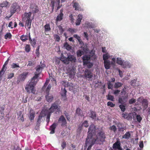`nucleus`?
<instances>
[{"label": "nucleus", "instance_id": "25", "mask_svg": "<svg viewBox=\"0 0 150 150\" xmlns=\"http://www.w3.org/2000/svg\"><path fill=\"white\" fill-rule=\"evenodd\" d=\"M78 19L76 21V25H79L80 24V23L82 18V15L80 14H79L78 16Z\"/></svg>", "mask_w": 150, "mask_h": 150}, {"label": "nucleus", "instance_id": "59", "mask_svg": "<svg viewBox=\"0 0 150 150\" xmlns=\"http://www.w3.org/2000/svg\"><path fill=\"white\" fill-rule=\"evenodd\" d=\"M20 39L23 42H25L26 40H27V38H25L24 35H23L21 36Z\"/></svg>", "mask_w": 150, "mask_h": 150}, {"label": "nucleus", "instance_id": "36", "mask_svg": "<svg viewBox=\"0 0 150 150\" xmlns=\"http://www.w3.org/2000/svg\"><path fill=\"white\" fill-rule=\"evenodd\" d=\"M142 105L144 106V108L145 109H146L148 106V103L146 99H144L143 100L142 102Z\"/></svg>", "mask_w": 150, "mask_h": 150}, {"label": "nucleus", "instance_id": "28", "mask_svg": "<svg viewBox=\"0 0 150 150\" xmlns=\"http://www.w3.org/2000/svg\"><path fill=\"white\" fill-rule=\"evenodd\" d=\"M44 27L45 32L49 31L51 30V28L50 23L46 24L45 25Z\"/></svg>", "mask_w": 150, "mask_h": 150}, {"label": "nucleus", "instance_id": "6", "mask_svg": "<svg viewBox=\"0 0 150 150\" xmlns=\"http://www.w3.org/2000/svg\"><path fill=\"white\" fill-rule=\"evenodd\" d=\"M31 12L25 13L24 14V18H25L26 23V26L28 29H30L31 27V20L30 17L31 16Z\"/></svg>", "mask_w": 150, "mask_h": 150}, {"label": "nucleus", "instance_id": "54", "mask_svg": "<svg viewBox=\"0 0 150 150\" xmlns=\"http://www.w3.org/2000/svg\"><path fill=\"white\" fill-rule=\"evenodd\" d=\"M58 27L60 34H62L64 31V30L63 29L61 25H59V26H58Z\"/></svg>", "mask_w": 150, "mask_h": 150}, {"label": "nucleus", "instance_id": "63", "mask_svg": "<svg viewBox=\"0 0 150 150\" xmlns=\"http://www.w3.org/2000/svg\"><path fill=\"white\" fill-rule=\"evenodd\" d=\"M4 110V107H1L0 110V112H1V114L2 116L4 115V114L3 113Z\"/></svg>", "mask_w": 150, "mask_h": 150}, {"label": "nucleus", "instance_id": "41", "mask_svg": "<svg viewBox=\"0 0 150 150\" xmlns=\"http://www.w3.org/2000/svg\"><path fill=\"white\" fill-rule=\"evenodd\" d=\"M107 99L108 100H109L112 101H114V97L113 96L111 95H108L107 96Z\"/></svg>", "mask_w": 150, "mask_h": 150}, {"label": "nucleus", "instance_id": "51", "mask_svg": "<svg viewBox=\"0 0 150 150\" xmlns=\"http://www.w3.org/2000/svg\"><path fill=\"white\" fill-rule=\"evenodd\" d=\"M79 4L77 2L74 3V5H73V7L75 8V10H79Z\"/></svg>", "mask_w": 150, "mask_h": 150}, {"label": "nucleus", "instance_id": "44", "mask_svg": "<svg viewBox=\"0 0 150 150\" xmlns=\"http://www.w3.org/2000/svg\"><path fill=\"white\" fill-rule=\"evenodd\" d=\"M20 67L19 66L18 64H17L15 63H13L11 65V68L12 69H15Z\"/></svg>", "mask_w": 150, "mask_h": 150}, {"label": "nucleus", "instance_id": "58", "mask_svg": "<svg viewBox=\"0 0 150 150\" xmlns=\"http://www.w3.org/2000/svg\"><path fill=\"white\" fill-rule=\"evenodd\" d=\"M107 105L108 106H110L111 107H113L115 106V105L112 102L109 101L107 103Z\"/></svg>", "mask_w": 150, "mask_h": 150}, {"label": "nucleus", "instance_id": "55", "mask_svg": "<svg viewBox=\"0 0 150 150\" xmlns=\"http://www.w3.org/2000/svg\"><path fill=\"white\" fill-rule=\"evenodd\" d=\"M52 85L50 84H49L47 87V88L46 90V93H48L49 92V91L51 88Z\"/></svg>", "mask_w": 150, "mask_h": 150}, {"label": "nucleus", "instance_id": "24", "mask_svg": "<svg viewBox=\"0 0 150 150\" xmlns=\"http://www.w3.org/2000/svg\"><path fill=\"white\" fill-rule=\"evenodd\" d=\"M56 125L55 123H53L50 127V134H53L55 133V130L56 128Z\"/></svg>", "mask_w": 150, "mask_h": 150}, {"label": "nucleus", "instance_id": "53", "mask_svg": "<svg viewBox=\"0 0 150 150\" xmlns=\"http://www.w3.org/2000/svg\"><path fill=\"white\" fill-rule=\"evenodd\" d=\"M67 144L66 142L65 141L63 142L61 144V146L62 147V150H63V149L66 147V146Z\"/></svg>", "mask_w": 150, "mask_h": 150}, {"label": "nucleus", "instance_id": "64", "mask_svg": "<svg viewBox=\"0 0 150 150\" xmlns=\"http://www.w3.org/2000/svg\"><path fill=\"white\" fill-rule=\"evenodd\" d=\"M108 88L109 89H112V84L110 82H109L108 83Z\"/></svg>", "mask_w": 150, "mask_h": 150}, {"label": "nucleus", "instance_id": "18", "mask_svg": "<svg viewBox=\"0 0 150 150\" xmlns=\"http://www.w3.org/2000/svg\"><path fill=\"white\" fill-rule=\"evenodd\" d=\"M85 76L88 78H91L93 77V74L88 69H86L85 72Z\"/></svg>", "mask_w": 150, "mask_h": 150}, {"label": "nucleus", "instance_id": "56", "mask_svg": "<svg viewBox=\"0 0 150 150\" xmlns=\"http://www.w3.org/2000/svg\"><path fill=\"white\" fill-rule=\"evenodd\" d=\"M136 102V99H134V98H132L129 100V103L130 104H131L135 103Z\"/></svg>", "mask_w": 150, "mask_h": 150}, {"label": "nucleus", "instance_id": "7", "mask_svg": "<svg viewBox=\"0 0 150 150\" xmlns=\"http://www.w3.org/2000/svg\"><path fill=\"white\" fill-rule=\"evenodd\" d=\"M96 130V128L95 126L93 124H91L88 129L87 137H88L87 139H88L89 138H94L93 137V134L95 133Z\"/></svg>", "mask_w": 150, "mask_h": 150}, {"label": "nucleus", "instance_id": "40", "mask_svg": "<svg viewBox=\"0 0 150 150\" xmlns=\"http://www.w3.org/2000/svg\"><path fill=\"white\" fill-rule=\"evenodd\" d=\"M109 129L110 130L113 131V132L115 133L117 130V128L116 126L114 125L110 126Z\"/></svg>", "mask_w": 150, "mask_h": 150}, {"label": "nucleus", "instance_id": "37", "mask_svg": "<svg viewBox=\"0 0 150 150\" xmlns=\"http://www.w3.org/2000/svg\"><path fill=\"white\" fill-rule=\"evenodd\" d=\"M83 54V52L81 50H78L76 52V54L78 57L81 56Z\"/></svg>", "mask_w": 150, "mask_h": 150}, {"label": "nucleus", "instance_id": "62", "mask_svg": "<svg viewBox=\"0 0 150 150\" xmlns=\"http://www.w3.org/2000/svg\"><path fill=\"white\" fill-rule=\"evenodd\" d=\"M73 36L75 38L77 39L78 41L81 39V37L77 34H74L73 35Z\"/></svg>", "mask_w": 150, "mask_h": 150}, {"label": "nucleus", "instance_id": "16", "mask_svg": "<svg viewBox=\"0 0 150 150\" xmlns=\"http://www.w3.org/2000/svg\"><path fill=\"white\" fill-rule=\"evenodd\" d=\"M45 96L46 100L48 102H51L53 100V97L52 95L48 93H46Z\"/></svg>", "mask_w": 150, "mask_h": 150}, {"label": "nucleus", "instance_id": "8", "mask_svg": "<svg viewBox=\"0 0 150 150\" xmlns=\"http://www.w3.org/2000/svg\"><path fill=\"white\" fill-rule=\"evenodd\" d=\"M88 137L86 138V140L85 143L86 146L90 144L87 149V150H91L92 146L94 145L95 143H96V140L95 138H89L87 140Z\"/></svg>", "mask_w": 150, "mask_h": 150}, {"label": "nucleus", "instance_id": "57", "mask_svg": "<svg viewBox=\"0 0 150 150\" xmlns=\"http://www.w3.org/2000/svg\"><path fill=\"white\" fill-rule=\"evenodd\" d=\"M14 76V73H11L8 74V79H11Z\"/></svg>", "mask_w": 150, "mask_h": 150}, {"label": "nucleus", "instance_id": "14", "mask_svg": "<svg viewBox=\"0 0 150 150\" xmlns=\"http://www.w3.org/2000/svg\"><path fill=\"white\" fill-rule=\"evenodd\" d=\"M63 82L64 83V86L65 87H69V90H73L74 86V84L70 82H66L63 81Z\"/></svg>", "mask_w": 150, "mask_h": 150}, {"label": "nucleus", "instance_id": "11", "mask_svg": "<svg viewBox=\"0 0 150 150\" xmlns=\"http://www.w3.org/2000/svg\"><path fill=\"white\" fill-rule=\"evenodd\" d=\"M91 56L90 55H83L82 58V59L83 62V65H87L90 61Z\"/></svg>", "mask_w": 150, "mask_h": 150}, {"label": "nucleus", "instance_id": "4", "mask_svg": "<svg viewBox=\"0 0 150 150\" xmlns=\"http://www.w3.org/2000/svg\"><path fill=\"white\" fill-rule=\"evenodd\" d=\"M61 60L64 63L68 64L69 62L70 61L72 63L76 62V59L75 57L73 55H69L67 57L62 56L61 58Z\"/></svg>", "mask_w": 150, "mask_h": 150}, {"label": "nucleus", "instance_id": "48", "mask_svg": "<svg viewBox=\"0 0 150 150\" xmlns=\"http://www.w3.org/2000/svg\"><path fill=\"white\" fill-rule=\"evenodd\" d=\"M85 25L88 28H93V26L91 24V23L88 22H86Z\"/></svg>", "mask_w": 150, "mask_h": 150}, {"label": "nucleus", "instance_id": "23", "mask_svg": "<svg viewBox=\"0 0 150 150\" xmlns=\"http://www.w3.org/2000/svg\"><path fill=\"white\" fill-rule=\"evenodd\" d=\"M9 6V2L7 1H4L0 4V6L2 8H7Z\"/></svg>", "mask_w": 150, "mask_h": 150}, {"label": "nucleus", "instance_id": "42", "mask_svg": "<svg viewBox=\"0 0 150 150\" xmlns=\"http://www.w3.org/2000/svg\"><path fill=\"white\" fill-rule=\"evenodd\" d=\"M64 46L67 50H69L71 49V47L67 42L64 44Z\"/></svg>", "mask_w": 150, "mask_h": 150}, {"label": "nucleus", "instance_id": "45", "mask_svg": "<svg viewBox=\"0 0 150 150\" xmlns=\"http://www.w3.org/2000/svg\"><path fill=\"white\" fill-rule=\"evenodd\" d=\"M82 125L84 127L86 128L87 127L89 126V125L88 123V122L87 120H85L82 123Z\"/></svg>", "mask_w": 150, "mask_h": 150}, {"label": "nucleus", "instance_id": "43", "mask_svg": "<svg viewBox=\"0 0 150 150\" xmlns=\"http://www.w3.org/2000/svg\"><path fill=\"white\" fill-rule=\"evenodd\" d=\"M109 55L107 54H104L103 55V59L104 61H107L109 57Z\"/></svg>", "mask_w": 150, "mask_h": 150}, {"label": "nucleus", "instance_id": "15", "mask_svg": "<svg viewBox=\"0 0 150 150\" xmlns=\"http://www.w3.org/2000/svg\"><path fill=\"white\" fill-rule=\"evenodd\" d=\"M120 144V142L119 140H117V141L113 144L112 147L114 149H117L119 150L121 148Z\"/></svg>", "mask_w": 150, "mask_h": 150}, {"label": "nucleus", "instance_id": "33", "mask_svg": "<svg viewBox=\"0 0 150 150\" xmlns=\"http://www.w3.org/2000/svg\"><path fill=\"white\" fill-rule=\"evenodd\" d=\"M123 68H130L131 65L129 63L127 62H124L122 66Z\"/></svg>", "mask_w": 150, "mask_h": 150}, {"label": "nucleus", "instance_id": "47", "mask_svg": "<svg viewBox=\"0 0 150 150\" xmlns=\"http://www.w3.org/2000/svg\"><path fill=\"white\" fill-rule=\"evenodd\" d=\"M54 38L55 40L59 42L60 40V38L59 36L57 34H54Z\"/></svg>", "mask_w": 150, "mask_h": 150}, {"label": "nucleus", "instance_id": "49", "mask_svg": "<svg viewBox=\"0 0 150 150\" xmlns=\"http://www.w3.org/2000/svg\"><path fill=\"white\" fill-rule=\"evenodd\" d=\"M11 35L10 33H6L5 35V39H7L8 38L11 39Z\"/></svg>", "mask_w": 150, "mask_h": 150}, {"label": "nucleus", "instance_id": "46", "mask_svg": "<svg viewBox=\"0 0 150 150\" xmlns=\"http://www.w3.org/2000/svg\"><path fill=\"white\" fill-rule=\"evenodd\" d=\"M67 74L70 77H71L74 76L75 75V72L74 71H68Z\"/></svg>", "mask_w": 150, "mask_h": 150}, {"label": "nucleus", "instance_id": "39", "mask_svg": "<svg viewBox=\"0 0 150 150\" xmlns=\"http://www.w3.org/2000/svg\"><path fill=\"white\" fill-rule=\"evenodd\" d=\"M123 85V84L120 82H117L115 83L114 85L115 88H118L121 86Z\"/></svg>", "mask_w": 150, "mask_h": 150}, {"label": "nucleus", "instance_id": "21", "mask_svg": "<svg viewBox=\"0 0 150 150\" xmlns=\"http://www.w3.org/2000/svg\"><path fill=\"white\" fill-rule=\"evenodd\" d=\"M45 65L44 64H42L39 65H38L36 69V71L38 73H41L42 71L43 68L45 67Z\"/></svg>", "mask_w": 150, "mask_h": 150}, {"label": "nucleus", "instance_id": "61", "mask_svg": "<svg viewBox=\"0 0 150 150\" xmlns=\"http://www.w3.org/2000/svg\"><path fill=\"white\" fill-rule=\"evenodd\" d=\"M8 61H6L3 66L2 68L4 69L5 70H6L7 69L6 67V66L8 64Z\"/></svg>", "mask_w": 150, "mask_h": 150}, {"label": "nucleus", "instance_id": "3", "mask_svg": "<svg viewBox=\"0 0 150 150\" xmlns=\"http://www.w3.org/2000/svg\"><path fill=\"white\" fill-rule=\"evenodd\" d=\"M20 8V6L18 5V4L15 2L11 6L10 9V15L9 17L6 16V18L9 19L15 13V12L18 10H19Z\"/></svg>", "mask_w": 150, "mask_h": 150}, {"label": "nucleus", "instance_id": "35", "mask_svg": "<svg viewBox=\"0 0 150 150\" xmlns=\"http://www.w3.org/2000/svg\"><path fill=\"white\" fill-rule=\"evenodd\" d=\"M63 13H60L57 16L56 18V20L57 21H61L63 19Z\"/></svg>", "mask_w": 150, "mask_h": 150}, {"label": "nucleus", "instance_id": "9", "mask_svg": "<svg viewBox=\"0 0 150 150\" xmlns=\"http://www.w3.org/2000/svg\"><path fill=\"white\" fill-rule=\"evenodd\" d=\"M30 11L34 14L38 13L39 11V8L38 6L35 4L32 3L30 4Z\"/></svg>", "mask_w": 150, "mask_h": 150}, {"label": "nucleus", "instance_id": "12", "mask_svg": "<svg viewBox=\"0 0 150 150\" xmlns=\"http://www.w3.org/2000/svg\"><path fill=\"white\" fill-rule=\"evenodd\" d=\"M58 122L61 124L62 126H67V122L65 117L63 115H61L60 117L58 119Z\"/></svg>", "mask_w": 150, "mask_h": 150}, {"label": "nucleus", "instance_id": "26", "mask_svg": "<svg viewBox=\"0 0 150 150\" xmlns=\"http://www.w3.org/2000/svg\"><path fill=\"white\" fill-rule=\"evenodd\" d=\"M76 114L78 116H82L83 111L80 108H78L76 110Z\"/></svg>", "mask_w": 150, "mask_h": 150}, {"label": "nucleus", "instance_id": "29", "mask_svg": "<svg viewBox=\"0 0 150 150\" xmlns=\"http://www.w3.org/2000/svg\"><path fill=\"white\" fill-rule=\"evenodd\" d=\"M131 136V134L129 132H126L125 134L122 136V138L125 139H129Z\"/></svg>", "mask_w": 150, "mask_h": 150}, {"label": "nucleus", "instance_id": "30", "mask_svg": "<svg viewBox=\"0 0 150 150\" xmlns=\"http://www.w3.org/2000/svg\"><path fill=\"white\" fill-rule=\"evenodd\" d=\"M29 40L30 41V43L31 45L33 46V47H35V44H36V40L35 39H33V40H32L31 39L30 37V36L29 35Z\"/></svg>", "mask_w": 150, "mask_h": 150}, {"label": "nucleus", "instance_id": "34", "mask_svg": "<svg viewBox=\"0 0 150 150\" xmlns=\"http://www.w3.org/2000/svg\"><path fill=\"white\" fill-rule=\"evenodd\" d=\"M42 116L40 115L38 117L36 123V126L38 127H39L40 125L41 121L42 118Z\"/></svg>", "mask_w": 150, "mask_h": 150}, {"label": "nucleus", "instance_id": "32", "mask_svg": "<svg viewBox=\"0 0 150 150\" xmlns=\"http://www.w3.org/2000/svg\"><path fill=\"white\" fill-rule=\"evenodd\" d=\"M123 62L124 61L122 60L121 58H117L116 63L117 64L122 66Z\"/></svg>", "mask_w": 150, "mask_h": 150}, {"label": "nucleus", "instance_id": "52", "mask_svg": "<svg viewBox=\"0 0 150 150\" xmlns=\"http://www.w3.org/2000/svg\"><path fill=\"white\" fill-rule=\"evenodd\" d=\"M25 51L27 52H29L30 50V48L29 45H26L25 47Z\"/></svg>", "mask_w": 150, "mask_h": 150}, {"label": "nucleus", "instance_id": "2", "mask_svg": "<svg viewBox=\"0 0 150 150\" xmlns=\"http://www.w3.org/2000/svg\"><path fill=\"white\" fill-rule=\"evenodd\" d=\"M128 99V96H122L118 98V103L121 105H119V107L121 111L122 112H124L126 110L125 106L123 104L125 103L127 101Z\"/></svg>", "mask_w": 150, "mask_h": 150}, {"label": "nucleus", "instance_id": "20", "mask_svg": "<svg viewBox=\"0 0 150 150\" xmlns=\"http://www.w3.org/2000/svg\"><path fill=\"white\" fill-rule=\"evenodd\" d=\"M35 115V112L33 110L30 109L29 112V118L31 121L34 120Z\"/></svg>", "mask_w": 150, "mask_h": 150}, {"label": "nucleus", "instance_id": "1", "mask_svg": "<svg viewBox=\"0 0 150 150\" xmlns=\"http://www.w3.org/2000/svg\"><path fill=\"white\" fill-rule=\"evenodd\" d=\"M106 138L105 134L103 129H101L97 133L96 140V144H101V142H104Z\"/></svg>", "mask_w": 150, "mask_h": 150}, {"label": "nucleus", "instance_id": "13", "mask_svg": "<svg viewBox=\"0 0 150 150\" xmlns=\"http://www.w3.org/2000/svg\"><path fill=\"white\" fill-rule=\"evenodd\" d=\"M28 74V73L23 72L22 74L20 75L18 78L17 82L19 83L21 81H24Z\"/></svg>", "mask_w": 150, "mask_h": 150}, {"label": "nucleus", "instance_id": "17", "mask_svg": "<svg viewBox=\"0 0 150 150\" xmlns=\"http://www.w3.org/2000/svg\"><path fill=\"white\" fill-rule=\"evenodd\" d=\"M112 62L111 63L110 60H107V61H104V64L105 68L106 69H109L110 67L111 64H112Z\"/></svg>", "mask_w": 150, "mask_h": 150}, {"label": "nucleus", "instance_id": "22", "mask_svg": "<svg viewBox=\"0 0 150 150\" xmlns=\"http://www.w3.org/2000/svg\"><path fill=\"white\" fill-rule=\"evenodd\" d=\"M40 74V73H36L35 76L32 78L31 81L36 83L37 82V79L39 77Z\"/></svg>", "mask_w": 150, "mask_h": 150}, {"label": "nucleus", "instance_id": "5", "mask_svg": "<svg viewBox=\"0 0 150 150\" xmlns=\"http://www.w3.org/2000/svg\"><path fill=\"white\" fill-rule=\"evenodd\" d=\"M36 84L30 81L28 84L26 85L25 89L27 92L29 94L31 93L35 94L36 91L35 86Z\"/></svg>", "mask_w": 150, "mask_h": 150}, {"label": "nucleus", "instance_id": "19", "mask_svg": "<svg viewBox=\"0 0 150 150\" xmlns=\"http://www.w3.org/2000/svg\"><path fill=\"white\" fill-rule=\"evenodd\" d=\"M122 124L121 123H118L117 125V127L118 128V130L120 132H121L122 133L124 132L125 130L126 129L125 127H121L122 126Z\"/></svg>", "mask_w": 150, "mask_h": 150}, {"label": "nucleus", "instance_id": "50", "mask_svg": "<svg viewBox=\"0 0 150 150\" xmlns=\"http://www.w3.org/2000/svg\"><path fill=\"white\" fill-rule=\"evenodd\" d=\"M51 113L49 112L47 116L46 121L47 123L50 121V117Z\"/></svg>", "mask_w": 150, "mask_h": 150}, {"label": "nucleus", "instance_id": "27", "mask_svg": "<svg viewBox=\"0 0 150 150\" xmlns=\"http://www.w3.org/2000/svg\"><path fill=\"white\" fill-rule=\"evenodd\" d=\"M89 115L90 117L92 119H96V114L95 112L93 111L92 110H91Z\"/></svg>", "mask_w": 150, "mask_h": 150}, {"label": "nucleus", "instance_id": "31", "mask_svg": "<svg viewBox=\"0 0 150 150\" xmlns=\"http://www.w3.org/2000/svg\"><path fill=\"white\" fill-rule=\"evenodd\" d=\"M67 92V91L66 90L65 88H64V89L62 91L61 95L64 100H65L66 99V95Z\"/></svg>", "mask_w": 150, "mask_h": 150}, {"label": "nucleus", "instance_id": "10", "mask_svg": "<svg viewBox=\"0 0 150 150\" xmlns=\"http://www.w3.org/2000/svg\"><path fill=\"white\" fill-rule=\"evenodd\" d=\"M59 107L60 106L58 105V104L55 102L52 104L51 107L49 108V112L52 113L55 110L59 112L60 110Z\"/></svg>", "mask_w": 150, "mask_h": 150}, {"label": "nucleus", "instance_id": "38", "mask_svg": "<svg viewBox=\"0 0 150 150\" xmlns=\"http://www.w3.org/2000/svg\"><path fill=\"white\" fill-rule=\"evenodd\" d=\"M6 70L2 68L1 70L0 71V81L1 80L2 76L4 74L5 71Z\"/></svg>", "mask_w": 150, "mask_h": 150}, {"label": "nucleus", "instance_id": "60", "mask_svg": "<svg viewBox=\"0 0 150 150\" xmlns=\"http://www.w3.org/2000/svg\"><path fill=\"white\" fill-rule=\"evenodd\" d=\"M137 121L139 122H140L142 120V118L140 115H137Z\"/></svg>", "mask_w": 150, "mask_h": 150}]
</instances>
